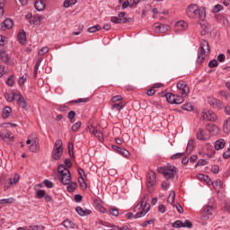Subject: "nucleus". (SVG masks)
<instances>
[{
    "label": "nucleus",
    "mask_w": 230,
    "mask_h": 230,
    "mask_svg": "<svg viewBox=\"0 0 230 230\" xmlns=\"http://www.w3.org/2000/svg\"><path fill=\"white\" fill-rule=\"evenodd\" d=\"M186 14L190 19H199L204 21V19H206V9H204V7H199L197 4H192L188 6Z\"/></svg>",
    "instance_id": "f257e3e1"
},
{
    "label": "nucleus",
    "mask_w": 230,
    "mask_h": 230,
    "mask_svg": "<svg viewBox=\"0 0 230 230\" xmlns=\"http://www.w3.org/2000/svg\"><path fill=\"white\" fill-rule=\"evenodd\" d=\"M150 211V204H148V195H144L140 202L134 208V212L137 213L134 218H141Z\"/></svg>",
    "instance_id": "f03ea898"
},
{
    "label": "nucleus",
    "mask_w": 230,
    "mask_h": 230,
    "mask_svg": "<svg viewBox=\"0 0 230 230\" xmlns=\"http://www.w3.org/2000/svg\"><path fill=\"white\" fill-rule=\"evenodd\" d=\"M209 43L203 40L198 51L197 64H203L206 59V55H209Z\"/></svg>",
    "instance_id": "7ed1b4c3"
},
{
    "label": "nucleus",
    "mask_w": 230,
    "mask_h": 230,
    "mask_svg": "<svg viewBox=\"0 0 230 230\" xmlns=\"http://www.w3.org/2000/svg\"><path fill=\"white\" fill-rule=\"evenodd\" d=\"M156 172L158 173H162L164 175V179H173L175 175H177V167L173 165H167L164 167H158L156 169Z\"/></svg>",
    "instance_id": "20e7f679"
},
{
    "label": "nucleus",
    "mask_w": 230,
    "mask_h": 230,
    "mask_svg": "<svg viewBox=\"0 0 230 230\" xmlns=\"http://www.w3.org/2000/svg\"><path fill=\"white\" fill-rule=\"evenodd\" d=\"M64 153V148L62 147V140L58 139L55 142L51 157L54 161H58L60 157H62V154Z\"/></svg>",
    "instance_id": "39448f33"
},
{
    "label": "nucleus",
    "mask_w": 230,
    "mask_h": 230,
    "mask_svg": "<svg viewBox=\"0 0 230 230\" xmlns=\"http://www.w3.org/2000/svg\"><path fill=\"white\" fill-rule=\"evenodd\" d=\"M176 87L181 96H185V98L190 96V86L186 81H179L176 84Z\"/></svg>",
    "instance_id": "423d86ee"
},
{
    "label": "nucleus",
    "mask_w": 230,
    "mask_h": 230,
    "mask_svg": "<svg viewBox=\"0 0 230 230\" xmlns=\"http://www.w3.org/2000/svg\"><path fill=\"white\" fill-rule=\"evenodd\" d=\"M157 176L155 172L149 171L146 174V186L148 189V191H152V188L155 186Z\"/></svg>",
    "instance_id": "0eeeda50"
},
{
    "label": "nucleus",
    "mask_w": 230,
    "mask_h": 230,
    "mask_svg": "<svg viewBox=\"0 0 230 230\" xmlns=\"http://www.w3.org/2000/svg\"><path fill=\"white\" fill-rule=\"evenodd\" d=\"M200 119L207 120V121H217V119H218V117L215 112L211 111L204 110L201 112Z\"/></svg>",
    "instance_id": "6e6552de"
},
{
    "label": "nucleus",
    "mask_w": 230,
    "mask_h": 230,
    "mask_svg": "<svg viewBox=\"0 0 230 230\" xmlns=\"http://www.w3.org/2000/svg\"><path fill=\"white\" fill-rule=\"evenodd\" d=\"M213 213H215V208L212 206H207L201 212V220L204 222L209 220V218L213 217Z\"/></svg>",
    "instance_id": "1a4fd4ad"
},
{
    "label": "nucleus",
    "mask_w": 230,
    "mask_h": 230,
    "mask_svg": "<svg viewBox=\"0 0 230 230\" xmlns=\"http://www.w3.org/2000/svg\"><path fill=\"white\" fill-rule=\"evenodd\" d=\"M88 130L90 134H93V136H95V137H97V139H99L101 142L103 141V139H105L103 136V132H102V130H98L96 129V128L93 126H89Z\"/></svg>",
    "instance_id": "9d476101"
},
{
    "label": "nucleus",
    "mask_w": 230,
    "mask_h": 230,
    "mask_svg": "<svg viewBox=\"0 0 230 230\" xmlns=\"http://www.w3.org/2000/svg\"><path fill=\"white\" fill-rule=\"evenodd\" d=\"M208 104H209L210 107H213V109H218V110H220V109H222V107H223V102H222V101L217 100V99L213 98V97H209V98L208 99Z\"/></svg>",
    "instance_id": "9b49d317"
},
{
    "label": "nucleus",
    "mask_w": 230,
    "mask_h": 230,
    "mask_svg": "<svg viewBox=\"0 0 230 230\" xmlns=\"http://www.w3.org/2000/svg\"><path fill=\"white\" fill-rule=\"evenodd\" d=\"M196 136L197 139H199V141H208V139H209L210 137L209 134H208L206 130L202 128L198 129Z\"/></svg>",
    "instance_id": "f8f14e48"
},
{
    "label": "nucleus",
    "mask_w": 230,
    "mask_h": 230,
    "mask_svg": "<svg viewBox=\"0 0 230 230\" xmlns=\"http://www.w3.org/2000/svg\"><path fill=\"white\" fill-rule=\"evenodd\" d=\"M154 28L155 33H165V31L170 30V26L160 23H155Z\"/></svg>",
    "instance_id": "ddd939ff"
},
{
    "label": "nucleus",
    "mask_w": 230,
    "mask_h": 230,
    "mask_svg": "<svg viewBox=\"0 0 230 230\" xmlns=\"http://www.w3.org/2000/svg\"><path fill=\"white\" fill-rule=\"evenodd\" d=\"M111 148L120 154V155H123V157H130V152L123 147H119L118 146H111Z\"/></svg>",
    "instance_id": "4468645a"
},
{
    "label": "nucleus",
    "mask_w": 230,
    "mask_h": 230,
    "mask_svg": "<svg viewBox=\"0 0 230 230\" xmlns=\"http://www.w3.org/2000/svg\"><path fill=\"white\" fill-rule=\"evenodd\" d=\"M111 22L113 24H125L126 22H130V18H119L118 16H112Z\"/></svg>",
    "instance_id": "2eb2a0df"
},
{
    "label": "nucleus",
    "mask_w": 230,
    "mask_h": 230,
    "mask_svg": "<svg viewBox=\"0 0 230 230\" xmlns=\"http://www.w3.org/2000/svg\"><path fill=\"white\" fill-rule=\"evenodd\" d=\"M0 137L3 139V141L5 142H12L13 141V136H12V131H3L0 133Z\"/></svg>",
    "instance_id": "dca6fc26"
},
{
    "label": "nucleus",
    "mask_w": 230,
    "mask_h": 230,
    "mask_svg": "<svg viewBox=\"0 0 230 230\" xmlns=\"http://www.w3.org/2000/svg\"><path fill=\"white\" fill-rule=\"evenodd\" d=\"M34 8L38 12H43V10H46V0H36Z\"/></svg>",
    "instance_id": "f3484780"
},
{
    "label": "nucleus",
    "mask_w": 230,
    "mask_h": 230,
    "mask_svg": "<svg viewBox=\"0 0 230 230\" xmlns=\"http://www.w3.org/2000/svg\"><path fill=\"white\" fill-rule=\"evenodd\" d=\"M1 28L4 31V30H11V28H13V21L10 18L5 19L2 22Z\"/></svg>",
    "instance_id": "a211bd4d"
},
{
    "label": "nucleus",
    "mask_w": 230,
    "mask_h": 230,
    "mask_svg": "<svg viewBox=\"0 0 230 230\" xmlns=\"http://www.w3.org/2000/svg\"><path fill=\"white\" fill-rule=\"evenodd\" d=\"M31 145L29 146L30 152L37 154L39 152V138H31Z\"/></svg>",
    "instance_id": "6ab92c4d"
},
{
    "label": "nucleus",
    "mask_w": 230,
    "mask_h": 230,
    "mask_svg": "<svg viewBox=\"0 0 230 230\" xmlns=\"http://www.w3.org/2000/svg\"><path fill=\"white\" fill-rule=\"evenodd\" d=\"M60 182L61 184L64 185H67V184H71V173H65V174H61L60 176Z\"/></svg>",
    "instance_id": "aec40b11"
},
{
    "label": "nucleus",
    "mask_w": 230,
    "mask_h": 230,
    "mask_svg": "<svg viewBox=\"0 0 230 230\" xmlns=\"http://www.w3.org/2000/svg\"><path fill=\"white\" fill-rule=\"evenodd\" d=\"M175 28L178 31H184L188 30V22L185 21H180L175 24Z\"/></svg>",
    "instance_id": "412c9836"
},
{
    "label": "nucleus",
    "mask_w": 230,
    "mask_h": 230,
    "mask_svg": "<svg viewBox=\"0 0 230 230\" xmlns=\"http://www.w3.org/2000/svg\"><path fill=\"white\" fill-rule=\"evenodd\" d=\"M225 146L226 140H224L223 138H219L218 140H217L214 145L215 150H222L223 148H225Z\"/></svg>",
    "instance_id": "4be33fe9"
},
{
    "label": "nucleus",
    "mask_w": 230,
    "mask_h": 230,
    "mask_svg": "<svg viewBox=\"0 0 230 230\" xmlns=\"http://www.w3.org/2000/svg\"><path fill=\"white\" fill-rule=\"evenodd\" d=\"M75 211L80 215V217H87V215H91V213H93V211L86 208L84 209L82 207H77Z\"/></svg>",
    "instance_id": "5701e85b"
},
{
    "label": "nucleus",
    "mask_w": 230,
    "mask_h": 230,
    "mask_svg": "<svg viewBox=\"0 0 230 230\" xmlns=\"http://www.w3.org/2000/svg\"><path fill=\"white\" fill-rule=\"evenodd\" d=\"M18 101L17 103L22 109H26L28 107V104H26V101L24 100V97L21 95V93L16 94Z\"/></svg>",
    "instance_id": "b1692460"
},
{
    "label": "nucleus",
    "mask_w": 230,
    "mask_h": 230,
    "mask_svg": "<svg viewBox=\"0 0 230 230\" xmlns=\"http://www.w3.org/2000/svg\"><path fill=\"white\" fill-rule=\"evenodd\" d=\"M207 130L210 133V134H218V127H217V125L214 124H208L207 126Z\"/></svg>",
    "instance_id": "393cba45"
},
{
    "label": "nucleus",
    "mask_w": 230,
    "mask_h": 230,
    "mask_svg": "<svg viewBox=\"0 0 230 230\" xmlns=\"http://www.w3.org/2000/svg\"><path fill=\"white\" fill-rule=\"evenodd\" d=\"M223 130L225 134H229L230 133V117L227 118L223 125Z\"/></svg>",
    "instance_id": "a878e982"
},
{
    "label": "nucleus",
    "mask_w": 230,
    "mask_h": 230,
    "mask_svg": "<svg viewBox=\"0 0 230 230\" xmlns=\"http://www.w3.org/2000/svg\"><path fill=\"white\" fill-rule=\"evenodd\" d=\"M58 172L59 173L60 176L69 173V169L66 168L64 164H60L58 167Z\"/></svg>",
    "instance_id": "bb28decb"
},
{
    "label": "nucleus",
    "mask_w": 230,
    "mask_h": 230,
    "mask_svg": "<svg viewBox=\"0 0 230 230\" xmlns=\"http://www.w3.org/2000/svg\"><path fill=\"white\" fill-rule=\"evenodd\" d=\"M167 202L169 204H172V206H175L174 202H175V191L171 190L170 194L167 198Z\"/></svg>",
    "instance_id": "cd10ccee"
},
{
    "label": "nucleus",
    "mask_w": 230,
    "mask_h": 230,
    "mask_svg": "<svg viewBox=\"0 0 230 230\" xmlns=\"http://www.w3.org/2000/svg\"><path fill=\"white\" fill-rule=\"evenodd\" d=\"M62 226H64V227H66V229H74L75 228V224L72 223V221L69 219H65L62 222Z\"/></svg>",
    "instance_id": "c85d7f7f"
},
{
    "label": "nucleus",
    "mask_w": 230,
    "mask_h": 230,
    "mask_svg": "<svg viewBox=\"0 0 230 230\" xmlns=\"http://www.w3.org/2000/svg\"><path fill=\"white\" fill-rule=\"evenodd\" d=\"M0 58L2 62H4V63L9 62L10 60V57L8 56L6 51H4V49H2V52L0 53Z\"/></svg>",
    "instance_id": "c756f323"
},
{
    "label": "nucleus",
    "mask_w": 230,
    "mask_h": 230,
    "mask_svg": "<svg viewBox=\"0 0 230 230\" xmlns=\"http://www.w3.org/2000/svg\"><path fill=\"white\" fill-rule=\"evenodd\" d=\"M165 98L168 103L173 104L175 102V94H172V93H165Z\"/></svg>",
    "instance_id": "7c9ffc66"
},
{
    "label": "nucleus",
    "mask_w": 230,
    "mask_h": 230,
    "mask_svg": "<svg viewBox=\"0 0 230 230\" xmlns=\"http://www.w3.org/2000/svg\"><path fill=\"white\" fill-rule=\"evenodd\" d=\"M184 98L186 97L182 95H174V103L176 105H181V103H184Z\"/></svg>",
    "instance_id": "2f4dec72"
},
{
    "label": "nucleus",
    "mask_w": 230,
    "mask_h": 230,
    "mask_svg": "<svg viewBox=\"0 0 230 230\" xmlns=\"http://www.w3.org/2000/svg\"><path fill=\"white\" fill-rule=\"evenodd\" d=\"M12 113V108H10V107H5L4 109V111H3V114H2V116H3V118L4 119H6V118H9L10 117V114Z\"/></svg>",
    "instance_id": "473e14b6"
},
{
    "label": "nucleus",
    "mask_w": 230,
    "mask_h": 230,
    "mask_svg": "<svg viewBox=\"0 0 230 230\" xmlns=\"http://www.w3.org/2000/svg\"><path fill=\"white\" fill-rule=\"evenodd\" d=\"M18 40L20 44H24L26 42V32L22 31L18 34Z\"/></svg>",
    "instance_id": "72a5a7b5"
},
{
    "label": "nucleus",
    "mask_w": 230,
    "mask_h": 230,
    "mask_svg": "<svg viewBox=\"0 0 230 230\" xmlns=\"http://www.w3.org/2000/svg\"><path fill=\"white\" fill-rule=\"evenodd\" d=\"M14 203H15V198L0 199V204H14Z\"/></svg>",
    "instance_id": "f704fd0d"
},
{
    "label": "nucleus",
    "mask_w": 230,
    "mask_h": 230,
    "mask_svg": "<svg viewBox=\"0 0 230 230\" xmlns=\"http://www.w3.org/2000/svg\"><path fill=\"white\" fill-rule=\"evenodd\" d=\"M76 4V0H65L63 6L64 8H69V6H73Z\"/></svg>",
    "instance_id": "c9c22d12"
},
{
    "label": "nucleus",
    "mask_w": 230,
    "mask_h": 230,
    "mask_svg": "<svg viewBox=\"0 0 230 230\" xmlns=\"http://www.w3.org/2000/svg\"><path fill=\"white\" fill-rule=\"evenodd\" d=\"M99 30H102V26L95 25L88 28V33H96V31H99Z\"/></svg>",
    "instance_id": "e433bc0d"
},
{
    "label": "nucleus",
    "mask_w": 230,
    "mask_h": 230,
    "mask_svg": "<svg viewBox=\"0 0 230 230\" xmlns=\"http://www.w3.org/2000/svg\"><path fill=\"white\" fill-rule=\"evenodd\" d=\"M195 146V142L193 140H189L188 142V145H187V152H192L193 151V148Z\"/></svg>",
    "instance_id": "4c0bfd02"
},
{
    "label": "nucleus",
    "mask_w": 230,
    "mask_h": 230,
    "mask_svg": "<svg viewBox=\"0 0 230 230\" xmlns=\"http://www.w3.org/2000/svg\"><path fill=\"white\" fill-rule=\"evenodd\" d=\"M28 78V75H24L22 77H20L18 79V84L22 87V85H24V84L26 83V80Z\"/></svg>",
    "instance_id": "58836bf2"
},
{
    "label": "nucleus",
    "mask_w": 230,
    "mask_h": 230,
    "mask_svg": "<svg viewBox=\"0 0 230 230\" xmlns=\"http://www.w3.org/2000/svg\"><path fill=\"white\" fill-rule=\"evenodd\" d=\"M46 196V190H39L36 192V199H44V197Z\"/></svg>",
    "instance_id": "ea45409f"
},
{
    "label": "nucleus",
    "mask_w": 230,
    "mask_h": 230,
    "mask_svg": "<svg viewBox=\"0 0 230 230\" xmlns=\"http://www.w3.org/2000/svg\"><path fill=\"white\" fill-rule=\"evenodd\" d=\"M172 226L174 229H181V227H183V223L181 220H177L173 222Z\"/></svg>",
    "instance_id": "a19ab883"
},
{
    "label": "nucleus",
    "mask_w": 230,
    "mask_h": 230,
    "mask_svg": "<svg viewBox=\"0 0 230 230\" xmlns=\"http://www.w3.org/2000/svg\"><path fill=\"white\" fill-rule=\"evenodd\" d=\"M109 213L110 215H112V217H118V215H119V210L116 208H110Z\"/></svg>",
    "instance_id": "79ce46f5"
},
{
    "label": "nucleus",
    "mask_w": 230,
    "mask_h": 230,
    "mask_svg": "<svg viewBox=\"0 0 230 230\" xmlns=\"http://www.w3.org/2000/svg\"><path fill=\"white\" fill-rule=\"evenodd\" d=\"M75 190H76V183L75 182L69 183V185L67 186V191H69V193H73V191H75Z\"/></svg>",
    "instance_id": "37998d69"
},
{
    "label": "nucleus",
    "mask_w": 230,
    "mask_h": 230,
    "mask_svg": "<svg viewBox=\"0 0 230 230\" xmlns=\"http://www.w3.org/2000/svg\"><path fill=\"white\" fill-rule=\"evenodd\" d=\"M112 111H118L119 112V111H121V109H123V104H121V102L119 103H115L111 106Z\"/></svg>",
    "instance_id": "c03bdc74"
},
{
    "label": "nucleus",
    "mask_w": 230,
    "mask_h": 230,
    "mask_svg": "<svg viewBox=\"0 0 230 230\" xmlns=\"http://www.w3.org/2000/svg\"><path fill=\"white\" fill-rule=\"evenodd\" d=\"M208 67L213 69V67H218V61L217 59H212L208 62Z\"/></svg>",
    "instance_id": "a18cd8bd"
},
{
    "label": "nucleus",
    "mask_w": 230,
    "mask_h": 230,
    "mask_svg": "<svg viewBox=\"0 0 230 230\" xmlns=\"http://www.w3.org/2000/svg\"><path fill=\"white\" fill-rule=\"evenodd\" d=\"M75 116H76V112H75V111L68 112V119H70L71 123H75Z\"/></svg>",
    "instance_id": "49530a36"
},
{
    "label": "nucleus",
    "mask_w": 230,
    "mask_h": 230,
    "mask_svg": "<svg viewBox=\"0 0 230 230\" xmlns=\"http://www.w3.org/2000/svg\"><path fill=\"white\" fill-rule=\"evenodd\" d=\"M80 127H82V122H80V121L75 122V123L72 126V130H73V132H78V128H80Z\"/></svg>",
    "instance_id": "de8ad7c7"
},
{
    "label": "nucleus",
    "mask_w": 230,
    "mask_h": 230,
    "mask_svg": "<svg viewBox=\"0 0 230 230\" xmlns=\"http://www.w3.org/2000/svg\"><path fill=\"white\" fill-rule=\"evenodd\" d=\"M87 102H89V98H81L72 101V103H87Z\"/></svg>",
    "instance_id": "09e8293b"
},
{
    "label": "nucleus",
    "mask_w": 230,
    "mask_h": 230,
    "mask_svg": "<svg viewBox=\"0 0 230 230\" xmlns=\"http://www.w3.org/2000/svg\"><path fill=\"white\" fill-rule=\"evenodd\" d=\"M183 111H188L189 112L193 111V104L186 103L182 106Z\"/></svg>",
    "instance_id": "8fccbe9b"
},
{
    "label": "nucleus",
    "mask_w": 230,
    "mask_h": 230,
    "mask_svg": "<svg viewBox=\"0 0 230 230\" xmlns=\"http://www.w3.org/2000/svg\"><path fill=\"white\" fill-rule=\"evenodd\" d=\"M19 174H15L13 179H10L9 184L12 186V184H17V182H19Z\"/></svg>",
    "instance_id": "3c124183"
},
{
    "label": "nucleus",
    "mask_w": 230,
    "mask_h": 230,
    "mask_svg": "<svg viewBox=\"0 0 230 230\" xmlns=\"http://www.w3.org/2000/svg\"><path fill=\"white\" fill-rule=\"evenodd\" d=\"M6 85H8L9 87H13V76H9L7 81L5 82Z\"/></svg>",
    "instance_id": "603ef678"
},
{
    "label": "nucleus",
    "mask_w": 230,
    "mask_h": 230,
    "mask_svg": "<svg viewBox=\"0 0 230 230\" xmlns=\"http://www.w3.org/2000/svg\"><path fill=\"white\" fill-rule=\"evenodd\" d=\"M49 51V48L48 47H43L40 51H39V55L40 57H42V55H46V53H48Z\"/></svg>",
    "instance_id": "864d4df0"
},
{
    "label": "nucleus",
    "mask_w": 230,
    "mask_h": 230,
    "mask_svg": "<svg viewBox=\"0 0 230 230\" xmlns=\"http://www.w3.org/2000/svg\"><path fill=\"white\" fill-rule=\"evenodd\" d=\"M206 164H208V161H206V159H199L196 164V168L197 166H206Z\"/></svg>",
    "instance_id": "5fc2aeb1"
},
{
    "label": "nucleus",
    "mask_w": 230,
    "mask_h": 230,
    "mask_svg": "<svg viewBox=\"0 0 230 230\" xmlns=\"http://www.w3.org/2000/svg\"><path fill=\"white\" fill-rule=\"evenodd\" d=\"M123 100V97L121 95H115L111 98L112 103H116V102H121Z\"/></svg>",
    "instance_id": "6e6d98bb"
},
{
    "label": "nucleus",
    "mask_w": 230,
    "mask_h": 230,
    "mask_svg": "<svg viewBox=\"0 0 230 230\" xmlns=\"http://www.w3.org/2000/svg\"><path fill=\"white\" fill-rule=\"evenodd\" d=\"M78 182L82 188H87V184H85V181L84 180V177L78 178Z\"/></svg>",
    "instance_id": "4d7b16f0"
},
{
    "label": "nucleus",
    "mask_w": 230,
    "mask_h": 230,
    "mask_svg": "<svg viewBox=\"0 0 230 230\" xmlns=\"http://www.w3.org/2000/svg\"><path fill=\"white\" fill-rule=\"evenodd\" d=\"M183 227H188V229H191L193 227V224H191V221L185 220L183 223Z\"/></svg>",
    "instance_id": "13d9d810"
},
{
    "label": "nucleus",
    "mask_w": 230,
    "mask_h": 230,
    "mask_svg": "<svg viewBox=\"0 0 230 230\" xmlns=\"http://www.w3.org/2000/svg\"><path fill=\"white\" fill-rule=\"evenodd\" d=\"M155 219H150V220H146L143 223L142 227H146V226H150L152 224H155Z\"/></svg>",
    "instance_id": "bf43d9fd"
},
{
    "label": "nucleus",
    "mask_w": 230,
    "mask_h": 230,
    "mask_svg": "<svg viewBox=\"0 0 230 230\" xmlns=\"http://www.w3.org/2000/svg\"><path fill=\"white\" fill-rule=\"evenodd\" d=\"M169 188H170V182H168V181L162 182V190L166 191V190H168Z\"/></svg>",
    "instance_id": "052dcab7"
},
{
    "label": "nucleus",
    "mask_w": 230,
    "mask_h": 230,
    "mask_svg": "<svg viewBox=\"0 0 230 230\" xmlns=\"http://www.w3.org/2000/svg\"><path fill=\"white\" fill-rule=\"evenodd\" d=\"M43 183L45 184L46 188H53V182H51V181L49 180H45Z\"/></svg>",
    "instance_id": "680f3d73"
},
{
    "label": "nucleus",
    "mask_w": 230,
    "mask_h": 230,
    "mask_svg": "<svg viewBox=\"0 0 230 230\" xmlns=\"http://www.w3.org/2000/svg\"><path fill=\"white\" fill-rule=\"evenodd\" d=\"M221 10H222V5L221 4H217L213 8L214 13H218V12H221Z\"/></svg>",
    "instance_id": "e2e57ef3"
},
{
    "label": "nucleus",
    "mask_w": 230,
    "mask_h": 230,
    "mask_svg": "<svg viewBox=\"0 0 230 230\" xmlns=\"http://www.w3.org/2000/svg\"><path fill=\"white\" fill-rule=\"evenodd\" d=\"M182 155H184V153H177V154L173 155L171 157V159H173V160H175V159H181V157H182Z\"/></svg>",
    "instance_id": "0e129e2a"
},
{
    "label": "nucleus",
    "mask_w": 230,
    "mask_h": 230,
    "mask_svg": "<svg viewBox=\"0 0 230 230\" xmlns=\"http://www.w3.org/2000/svg\"><path fill=\"white\" fill-rule=\"evenodd\" d=\"M175 208H176L178 213H184V208H182V206H181V204L176 203Z\"/></svg>",
    "instance_id": "69168bd1"
},
{
    "label": "nucleus",
    "mask_w": 230,
    "mask_h": 230,
    "mask_svg": "<svg viewBox=\"0 0 230 230\" xmlns=\"http://www.w3.org/2000/svg\"><path fill=\"white\" fill-rule=\"evenodd\" d=\"M217 60H218V62H226V55H224V54H219V55L217 56Z\"/></svg>",
    "instance_id": "338daca9"
},
{
    "label": "nucleus",
    "mask_w": 230,
    "mask_h": 230,
    "mask_svg": "<svg viewBox=\"0 0 230 230\" xmlns=\"http://www.w3.org/2000/svg\"><path fill=\"white\" fill-rule=\"evenodd\" d=\"M224 159H229L230 158V148H228L224 154H223Z\"/></svg>",
    "instance_id": "774afa93"
}]
</instances>
